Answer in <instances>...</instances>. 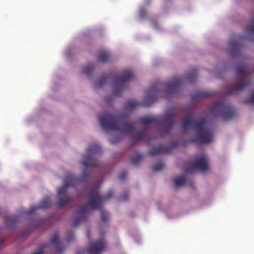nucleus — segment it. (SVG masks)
Returning <instances> with one entry per match:
<instances>
[{"instance_id":"1","label":"nucleus","mask_w":254,"mask_h":254,"mask_svg":"<svg viewBox=\"0 0 254 254\" xmlns=\"http://www.w3.org/2000/svg\"><path fill=\"white\" fill-rule=\"evenodd\" d=\"M179 115V111L176 108L171 109L163 117H144L140 118L138 122L144 128L150 125L161 126L162 130L161 136L164 137L169 133L175 125L177 117ZM147 134L146 128L143 130L138 131L133 133L131 139L133 145L145 137Z\"/></svg>"},{"instance_id":"2","label":"nucleus","mask_w":254,"mask_h":254,"mask_svg":"<svg viewBox=\"0 0 254 254\" xmlns=\"http://www.w3.org/2000/svg\"><path fill=\"white\" fill-rule=\"evenodd\" d=\"M183 79L178 77L174 78L172 80L166 84L157 82L153 84L150 89L145 92V103L142 104L135 100H129L126 103L127 110L132 111L140 105L145 107L151 106L156 100V93L159 91L161 87H165L167 93L173 94L177 92L183 83Z\"/></svg>"},{"instance_id":"3","label":"nucleus","mask_w":254,"mask_h":254,"mask_svg":"<svg viewBox=\"0 0 254 254\" xmlns=\"http://www.w3.org/2000/svg\"><path fill=\"white\" fill-rule=\"evenodd\" d=\"M113 194V191L110 190L105 195H100L98 187L94 188L89 194L87 204L81 206L77 210L76 212L77 217L74 220L73 224L74 227H77L80 223L86 220V214L89 212L90 209H99L101 207L103 202L112 198Z\"/></svg>"},{"instance_id":"4","label":"nucleus","mask_w":254,"mask_h":254,"mask_svg":"<svg viewBox=\"0 0 254 254\" xmlns=\"http://www.w3.org/2000/svg\"><path fill=\"white\" fill-rule=\"evenodd\" d=\"M99 119L105 130L128 133L133 131L135 128L136 123H128L127 117L121 114L103 113L99 115Z\"/></svg>"},{"instance_id":"5","label":"nucleus","mask_w":254,"mask_h":254,"mask_svg":"<svg viewBox=\"0 0 254 254\" xmlns=\"http://www.w3.org/2000/svg\"><path fill=\"white\" fill-rule=\"evenodd\" d=\"M205 123L204 118H202L198 121L190 116L183 119L182 125L183 128L184 130H187L190 127H193L197 134L196 136L189 140L188 142L196 143L200 142L202 143L208 144L211 142L213 134L210 131L205 129Z\"/></svg>"},{"instance_id":"6","label":"nucleus","mask_w":254,"mask_h":254,"mask_svg":"<svg viewBox=\"0 0 254 254\" xmlns=\"http://www.w3.org/2000/svg\"><path fill=\"white\" fill-rule=\"evenodd\" d=\"M89 179V175L86 169L83 171L81 176L77 177L72 173H67L64 179V185L58 189L57 192L60 198L58 201L57 205L62 207L72 201V198L68 196L64 195L67 188L76 186L78 183L87 181Z\"/></svg>"},{"instance_id":"7","label":"nucleus","mask_w":254,"mask_h":254,"mask_svg":"<svg viewBox=\"0 0 254 254\" xmlns=\"http://www.w3.org/2000/svg\"><path fill=\"white\" fill-rule=\"evenodd\" d=\"M251 74V72L247 66L239 65L237 68L236 84L227 91V95L237 94L249 86L252 82V79L250 76Z\"/></svg>"},{"instance_id":"8","label":"nucleus","mask_w":254,"mask_h":254,"mask_svg":"<svg viewBox=\"0 0 254 254\" xmlns=\"http://www.w3.org/2000/svg\"><path fill=\"white\" fill-rule=\"evenodd\" d=\"M209 110L212 114L220 116L225 121L233 119L235 115L234 109L223 101L216 103L210 108Z\"/></svg>"},{"instance_id":"9","label":"nucleus","mask_w":254,"mask_h":254,"mask_svg":"<svg viewBox=\"0 0 254 254\" xmlns=\"http://www.w3.org/2000/svg\"><path fill=\"white\" fill-rule=\"evenodd\" d=\"M133 77V73L130 69L124 70L121 77L116 76L113 81L114 95L120 96L125 88L127 82L132 80Z\"/></svg>"},{"instance_id":"10","label":"nucleus","mask_w":254,"mask_h":254,"mask_svg":"<svg viewBox=\"0 0 254 254\" xmlns=\"http://www.w3.org/2000/svg\"><path fill=\"white\" fill-rule=\"evenodd\" d=\"M101 150V146L96 143H92L89 146L87 154L85 155L82 161V165L86 167H96L98 165V161L94 158L93 155L97 153Z\"/></svg>"},{"instance_id":"11","label":"nucleus","mask_w":254,"mask_h":254,"mask_svg":"<svg viewBox=\"0 0 254 254\" xmlns=\"http://www.w3.org/2000/svg\"><path fill=\"white\" fill-rule=\"evenodd\" d=\"M208 169V159L205 155H202L197 158L195 162L190 166L185 169L186 173H192L194 171L204 172Z\"/></svg>"},{"instance_id":"12","label":"nucleus","mask_w":254,"mask_h":254,"mask_svg":"<svg viewBox=\"0 0 254 254\" xmlns=\"http://www.w3.org/2000/svg\"><path fill=\"white\" fill-rule=\"evenodd\" d=\"M179 143L177 141L173 142L170 145L166 146L165 145H159L156 146L152 147L149 154L150 155H154L159 153H168L173 149L177 146Z\"/></svg>"},{"instance_id":"13","label":"nucleus","mask_w":254,"mask_h":254,"mask_svg":"<svg viewBox=\"0 0 254 254\" xmlns=\"http://www.w3.org/2000/svg\"><path fill=\"white\" fill-rule=\"evenodd\" d=\"M105 248V242L103 239H101L96 241L91 242L89 244L88 250L90 254H101Z\"/></svg>"},{"instance_id":"14","label":"nucleus","mask_w":254,"mask_h":254,"mask_svg":"<svg viewBox=\"0 0 254 254\" xmlns=\"http://www.w3.org/2000/svg\"><path fill=\"white\" fill-rule=\"evenodd\" d=\"M173 182L176 187H181L185 185H189L191 189L194 188L193 182L189 179L186 175H182L173 179Z\"/></svg>"},{"instance_id":"15","label":"nucleus","mask_w":254,"mask_h":254,"mask_svg":"<svg viewBox=\"0 0 254 254\" xmlns=\"http://www.w3.org/2000/svg\"><path fill=\"white\" fill-rule=\"evenodd\" d=\"M51 199L49 197H46L43 200L39 205L38 206H32L25 213L28 215L34 213L36 210L39 209H45L48 208L51 205Z\"/></svg>"},{"instance_id":"16","label":"nucleus","mask_w":254,"mask_h":254,"mask_svg":"<svg viewBox=\"0 0 254 254\" xmlns=\"http://www.w3.org/2000/svg\"><path fill=\"white\" fill-rule=\"evenodd\" d=\"M51 243L55 245L56 250L59 252H62L63 249L61 247L59 240V234L57 232H55L51 239Z\"/></svg>"},{"instance_id":"17","label":"nucleus","mask_w":254,"mask_h":254,"mask_svg":"<svg viewBox=\"0 0 254 254\" xmlns=\"http://www.w3.org/2000/svg\"><path fill=\"white\" fill-rule=\"evenodd\" d=\"M18 221V217L14 216L7 218L4 221V224L7 227L11 228L14 227L16 225Z\"/></svg>"},{"instance_id":"18","label":"nucleus","mask_w":254,"mask_h":254,"mask_svg":"<svg viewBox=\"0 0 254 254\" xmlns=\"http://www.w3.org/2000/svg\"><path fill=\"white\" fill-rule=\"evenodd\" d=\"M110 58V56L109 53L102 51L99 54L98 60L100 62L105 63L109 60Z\"/></svg>"},{"instance_id":"19","label":"nucleus","mask_w":254,"mask_h":254,"mask_svg":"<svg viewBox=\"0 0 254 254\" xmlns=\"http://www.w3.org/2000/svg\"><path fill=\"white\" fill-rule=\"evenodd\" d=\"M230 46L233 52H236L237 54L240 53V45L236 41H231Z\"/></svg>"},{"instance_id":"20","label":"nucleus","mask_w":254,"mask_h":254,"mask_svg":"<svg viewBox=\"0 0 254 254\" xmlns=\"http://www.w3.org/2000/svg\"><path fill=\"white\" fill-rule=\"evenodd\" d=\"M198 70L196 68L193 69L192 72L188 74L187 78L190 82L193 81L197 75Z\"/></svg>"},{"instance_id":"21","label":"nucleus","mask_w":254,"mask_h":254,"mask_svg":"<svg viewBox=\"0 0 254 254\" xmlns=\"http://www.w3.org/2000/svg\"><path fill=\"white\" fill-rule=\"evenodd\" d=\"M247 31L251 35H254V15L252 17L251 23L247 26Z\"/></svg>"},{"instance_id":"22","label":"nucleus","mask_w":254,"mask_h":254,"mask_svg":"<svg viewBox=\"0 0 254 254\" xmlns=\"http://www.w3.org/2000/svg\"><path fill=\"white\" fill-rule=\"evenodd\" d=\"M142 156L140 154H137L131 158V162L133 165H137L142 160Z\"/></svg>"},{"instance_id":"23","label":"nucleus","mask_w":254,"mask_h":254,"mask_svg":"<svg viewBox=\"0 0 254 254\" xmlns=\"http://www.w3.org/2000/svg\"><path fill=\"white\" fill-rule=\"evenodd\" d=\"M212 95L210 92L206 91H199L196 93V96L199 98H206Z\"/></svg>"},{"instance_id":"24","label":"nucleus","mask_w":254,"mask_h":254,"mask_svg":"<svg viewBox=\"0 0 254 254\" xmlns=\"http://www.w3.org/2000/svg\"><path fill=\"white\" fill-rule=\"evenodd\" d=\"M93 69V66L92 64H88L86 66H85L83 68V70L85 74L89 75L92 73Z\"/></svg>"},{"instance_id":"25","label":"nucleus","mask_w":254,"mask_h":254,"mask_svg":"<svg viewBox=\"0 0 254 254\" xmlns=\"http://www.w3.org/2000/svg\"><path fill=\"white\" fill-rule=\"evenodd\" d=\"M164 168V165L162 163H158L156 164L153 168L154 172H158L162 170Z\"/></svg>"},{"instance_id":"26","label":"nucleus","mask_w":254,"mask_h":254,"mask_svg":"<svg viewBox=\"0 0 254 254\" xmlns=\"http://www.w3.org/2000/svg\"><path fill=\"white\" fill-rule=\"evenodd\" d=\"M110 216L109 213L106 211L102 210L101 213V220L103 222H105L109 219Z\"/></svg>"},{"instance_id":"27","label":"nucleus","mask_w":254,"mask_h":254,"mask_svg":"<svg viewBox=\"0 0 254 254\" xmlns=\"http://www.w3.org/2000/svg\"><path fill=\"white\" fill-rule=\"evenodd\" d=\"M109 78L108 76H105L100 79L97 83V86H102L107 81Z\"/></svg>"},{"instance_id":"28","label":"nucleus","mask_w":254,"mask_h":254,"mask_svg":"<svg viewBox=\"0 0 254 254\" xmlns=\"http://www.w3.org/2000/svg\"><path fill=\"white\" fill-rule=\"evenodd\" d=\"M244 103L246 104H254V90L252 91L250 97L246 99Z\"/></svg>"},{"instance_id":"29","label":"nucleus","mask_w":254,"mask_h":254,"mask_svg":"<svg viewBox=\"0 0 254 254\" xmlns=\"http://www.w3.org/2000/svg\"><path fill=\"white\" fill-rule=\"evenodd\" d=\"M46 247V245H42L38 250L33 252L32 254H42L44 252V249Z\"/></svg>"},{"instance_id":"30","label":"nucleus","mask_w":254,"mask_h":254,"mask_svg":"<svg viewBox=\"0 0 254 254\" xmlns=\"http://www.w3.org/2000/svg\"><path fill=\"white\" fill-rule=\"evenodd\" d=\"M139 15L141 18H144L146 16V11L144 8H141L139 10Z\"/></svg>"},{"instance_id":"31","label":"nucleus","mask_w":254,"mask_h":254,"mask_svg":"<svg viewBox=\"0 0 254 254\" xmlns=\"http://www.w3.org/2000/svg\"><path fill=\"white\" fill-rule=\"evenodd\" d=\"M74 234L72 232H69L67 233L66 236V241L67 242H70L73 240H74Z\"/></svg>"},{"instance_id":"32","label":"nucleus","mask_w":254,"mask_h":254,"mask_svg":"<svg viewBox=\"0 0 254 254\" xmlns=\"http://www.w3.org/2000/svg\"><path fill=\"white\" fill-rule=\"evenodd\" d=\"M127 175V173L126 171H124L120 175L119 178L120 180H125Z\"/></svg>"},{"instance_id":"33","label":"nucleus","mask_w":254,"mask_h":254,"mask_svg":"<svg viewBox=\"0 0 254 254\" xmlns=\"http://www.w3.org/2000/svg\"><path fill=\"white\" fill-rule=\"evenodd\" d=\"M128 195L127 193H125L122 195L121 199L123 201H126L128 199Z\"/></svg>"},{"instance_id":"34","label":"nucleus","mask_w":254,"mask_h":254,"mask_svg":"<svg viewBox=\"0 0 254 254\" xmlns=\"http://www.w3.org/2000/svg\"><path fill=\"white\" fill-rule=\"evenodd\" d=\"M112 96H109L106 97L105 100L107 103L109 104L112 101Z\"/></svg>"},{"instance_id":"35","label":"nucleus","mask_w":254,"mask_h":254,"mask_svg":"<svg viewBox=\"0 0 254 254\" xmlns=\"http://www.w3.org/2000/svg\"><path fill=\"white\" fill-rule=\"evenodd\" d=\"M152 139H152V138H150L149 140H148L147 141V143H149V141H151Z\"/></svg>"},{"instance_id":"36","label":"nucleus","mask_w":254,"mask_h":254,"mask_svg":"<svg viewBox=\"0 0 254 254\" xmlns=\"http://www.w3.org/2000/svg\"><path fill=\"white\" fill-rule=\"evenodd\" d=\"M232 55H233V57H235V54L234 53L232 54Z\"/></svg>"}]
</instances>
